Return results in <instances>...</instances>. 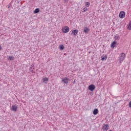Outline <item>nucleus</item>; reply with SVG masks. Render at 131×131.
Returning <instances> with one entry per match:
<instances>
[{"mask_svg":"<svg viewBox=\"0 0 131 131\" xmlns=\"http://www.w3.org/2000/svg\"><path fill=\"white\" fill-rule=\"evenodd\" d=\"M61 31L63 33H67L69 32V27L67 26L64 27L62 28Z\"/></svg>","mask_w":131,"mask_h":131,"instance_id":"f257e3e1","label":"nucleus"},{"mask_svg":"<svg viewBox=\"0 0 131 131\" xmlns=\"http://www.w3.org/2000/svg\"><path fill=\"white\" fill-rule=\"evenodd\" d=\"M124 58H125V54L124 53H121L120 55V60H119V62H122V61H123V60H124Z\"/></svg>","mask_w":131,"mask_h":131,"instance_id":"f03ea898","label":"nucleus"},{"mask_svg":"<svg viewBox=\"0 0 131 131\" xmlns=\"http://www.w3.org/2000/svg\"><path fill=\"white\" fill-rule=\"evenodd\" d=\"M103 130L106 131L109 129V125L108 124H104L102 127Z\"/></svg>","mask_w":131,"mask_h":131,"instance_id":"7ed1b4c3","label":"nucleus"},{"mask_svg":"<svg viewBox=\"0 0 131 131\" xmlns=\"http://www.w3.org/2000/svg\"><path fill=\"white\" fill-rule=\"evenodd\" d=\"M119 17L121 19L124 18L125 17V12L124 11H121L119 13Z\"/></svg>","mask_w":131,"mask_h":131,"instance_id":"20e7f679","label":"nucleus"},{"mask_svg":"<svg viewBox=\"0 0 131 131\" xmlns=\"http://www.w3.org/2000/svg\"><path fill=\"white\" fill-rule=\"evenodd\" d=\"M95 89H96V87H95V85L94 84H91L89 86V90L91 92H93V91H94Z\"/></svg>","mask_w":131,"mask_h":131,"instance_id":"39448f33","label":"nucleus"},{"mask_svg":"<svg viewBox=\"0 0 131 131\" xmlns=\"http://www.w3.org/2000/svg\"><path fill=\"white\" fill-rule=\"evenodd\" d=\"M62 82L67 84L68 83V81H69V79L67 77H64L62 80Z\"/></svg>","mask_w":131,"mask_h":131,"instance_id":"423d86ee","label":"nucleus"},{"mask_svg":"<svg viewBox=\"0 0 131 131\" xmlns=\"http://www.w3.org/2000/svg\"><path fill=\"white\" fill-rule=\"evenodd\" d=\"M89 32H90V29H89V28L88 27L84 28V29H83L84 33H85V34H88V33H89Z\"/></svg>","mask_w":131,"mask_h":131,"instance_id":"0eeeda50","label":"nucleus"},{"mask_svg":"<svg viewBox=\"0 0 131 131\" xmlns=\"http://www.w3.org/2000/svg\"><path fill=\"white\" fill-rule=\"evenodd\" d=\"M17 109H18V107L16 105H12L11 107L12 111H14L16 112L17 111Z\"/></svg>","mask_w":131,"mask_h":131,"instance_id":"6e6552de","label":"nucleus"},{"mask_svg":"<svg viewBox=\"0 0 131 131\" xmlns=\"http://www.w3.org/2000/svg\"><path fill=\"white\" fill-rule=\"evenodd\" d=\"M111 48H113V49H114L115 47H116V41H113L111 45Z\"/></svg>","mask_w":131,"mask_h":131,"instance_id":"1a4fd4ad","label":"nucleus"},{"mask_svg":"<svg viewBox=\"0 0 131 131\" xmlns=\"http://www.w3.org/2000/svg\"><path fill=\"white\" fill-rule=\"evenodd\" d=\"M77 33H78V30H75L72 32V34H73V35H77Z\"/></svg>","mask_w":131,"mask_h":131,"instance_id":"9d476101","label":"nucleus"},{"mask_svg":"<svg viewBox=\"0 0 131 131\" xmlns=\"http://www.w3.org/2000/svg\"><path fill=\"white\" fill-rule=\"evenodd\" d=\"M98 113H99V110H98L97 108L94 109L93 111L94 115H97V114H98Z\"/></svg>","mask_w":131,"mask_h":131,"instance_id":"9b49d317","label":"nucleus"},{"mask_svg":"<svg viewBox=\"0 0 131 131\" xmlns=\"http://www.w3.org/2000/svg\"><path fill=\"white\" fill-rule=\"evenodd\" d=\"M114 39L115 40H119V39H120V36L118 35H116L114 36Z\"/></svg>","mask_w":131,"mask_h":131,"instance_id":"f8f14e48","label":"nucleus"},{"mask_svg":"<svg viewBox=\"0 0 131 131\" xmlns=\"http://www.w3.org/2000/svg\"><path fill=\"white\" fill-rule=\"evenodd\" d=\"M42 80L43 82H45V83H47L48 81H49V79L47 77L43 78Z\"/></svg>","mask_w":131,"mask_h":131,"instance_id":"ddd939ff","label":"nucleus"},{"mask_svg":"<svg viewBox=\"0 0 131 131\" xmlns=\"http://www.w3.org/2000/svg\"><path fill=\"white\" fill-rule=\"evenodd\" d=\"M34 13V14H37V13H39V9L36 8V9H35Z\"/></svg>","mask_w":131,"mask_h":131,"instance_id":"4468645a","label":"nucleus"},{"mask_svg":"<svg viewBox=\"0 0 131 131\" xmlns=\"http://www.w3.org/2000/svg\"><path fill=\"white\" fill-rule=\"evenodd\" d=\"M101 60H102V61L107 60V55H105L104 57L102 56Z\"/></svg>","mask_w":131,"mask_h":131,"instance_id":"2eb2a0df","label":"nucleus"},{"mask_svg":"<svg viewBox=\"0 0 131 131\" xmlns=\"http://www.w3.org/2000/svg\"><path fill=\"white\" fill-rule=\"evenodd\" d=\"M59 48L60 50H64V45H60Z\"/></svg>","mask_w":131,"mask_h":131,"instance_id":"dca6fc26","label":"nucleus"},{"mask_svg":"<svg viewBox=\"0 0 131 131\" xmlns=\"http://www.w3.org/2000/svg\"><path fill=\"white\" fill-rule=\"evenodd\" d=\"M8 60H10V61H13V60H14V58L12 56H9L8 57Z\"/></svg>","mask_w":131,"mask_h":131,"instance_id":"f3484780","label":"nucleus"},{"mask_svg":"<svg viewBox=\"0 0 131 131\" xmlns=\"http://www.w3.org/2000/svg\"><path fill=\"white\" fill-rule=\"evenodd\" d=\"M83 12H88V8L85 7L83 9V11L82 12L83 13Z\"/></svg>","mask_w":131,"mask_h":131,"instance_id":"a211bd4d","label":"nucleus"},{"mask_svg":"<svg viewBox=\"0 0 131 131\" xmlns=\"http://www.w3.org/2000/svg\"><path fill=\"white\" fill-rule=\"evenodd\" d=\"M90 2H86L85 6V7H90Z\"/></svg>","mask_w":131,"mask_h":131,"instance_id":"6ab92c4d","label":"nucleus"},{"mask_svg":"<svg viewBox=\"0 0 131 131\" xmlns=\"http://www.w3.org/2000/svg\"><path fill=\"white\" fill-rule=\"evenodd\" d=\"M128 29L131 30V22L129 24V26L128 27Z\"/></svg>","mask_w":131,"mask_h":131,"instance_id":"aec40b11","label":"nucleus"},{"mask_svg":"<svg viewBox=\"0 0 131 131\" xmlns=\"http://www.w3.org/2000/svg\"><path fill=\"white\" fill-rule=\"evenodd\" d=\"M69 1V0H64V2L65 4H67L68 3Z\"/></svg>","mask_w":131,"mask_h":131,"instance_id":"412c9836","label":"nucleus"},{"mask_svg":"<svg viewBox=\"0 0 131 131\" xmlns=\"http://www.w3.org/2000/svg\"><path fill=\"white\" fill-rule=\"evenodd\" d=\"M129 107L131 108V101L129 102Z\"/></svg>","mask_w":131,"mask_h":131,"instance_id":"4be33fe9","label":"nucleus"},{"mask_svg":"<svg viewBox=\"0 0 131 131\" xmlns=\"http://www.w3.org/2000/svg\"><path fill=\"white\" fill-rule=\"evenodd\" d=\"M31 69H34V68H33L32 67H31Z\"/></svg>","mask_w":131,"mask_h":131,"instance_id":"5701e85b","label":"nucleus"},{"mask_svg":"<svg viewBox=\"0 0 131 131\" xmlns=\"http://www.w3.org/2000/svg\"><path fill=\"white\" fill-rule=\"evenodd\" d=\"M30 71H31V72H33V70H30Z\"/></svg>","mask_w":131,"mask_h":131,"instance_id":"b1692460","label":"nucleus"},{"mask_svg":"<svg viewBox=\"0 0 131 131\" xmlns=\"http://www.w3.org/2000/svg\"><path fill=\"white\" fill-rule=\"evenodd\" d=\"M73 83H75V80H74V82H73Z\"/></svg>","mask_w":131,"mask_h":131,"instance_id":"393cba45","label":"nucleus"},{"mask_svg":"<svg viewBox=\"0 0 131 131\" xmlns=\"http://www.w3.org/2000/svg\"><path fill=\"white\" fill-rule=\"evenodd\" d=\"M0 50H2V46H0Z\"/></svg>","mask_w":131,"mask_h":131,"instance_id":"a878e982","label":"nucleus"}]
</instances>
